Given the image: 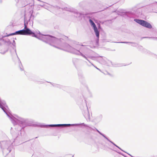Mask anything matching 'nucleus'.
<instances>
[{
	"label": "nucleus",
	"instance_id": "20e7f679",
	"mask_svg": "<svg viewBox=\"0 0 157 157\" xmlns=\"http://www.w3.org/2000/svg\"><path fill=\"white\" fill-rule=\"evenodd\" d=\"M80 125H82L85 126L89 127L87 125L84 124V123L75 124H59L48 125H40V127H41L48 128L49 127H55L56 126H77Z\"/></svg>",
	"mask_w": 157,
	"mask_h": 157
},
{
	"label": "nucleus",
	"instance_id": "7ed1b4c3",
	"mask_svg": "<svg viewBox=\"0 0 157 157\" xmlns=\"http://www.w3.org/2000/svg\"><path fill=\"white\" fill-rule=\"evenodd\" d=\"M12 144L10 140L3 141L0 142V146L3 155H6L11 151Z\"/></svg>",
	"mask_w": 157,
	"mask_h": 157
},
{
	"label": "nucleus",
	"instance_id": "5701e85b",
	"mask_svg": "<svg viewBox=\"0 0 157 157\" xmlns=\"http://www.w3.org/2000/svg\"><path fill=\"white\" fill-rule=\"evenodd\" d=\"M7 50H6V51L3 52H0V53H1V54H5L7 52Z\"/></svg>",
	"mask_w": 157,
	"mask_h": 157
},
{
	"label": "nucleus",
	"instance_id": "423d86ee",
	"mask_svg": "<svg viewBox=\"0 0 157 157\" xmlns=\"http://www.w3.org/2000/svg\"><path fill=\"white\" fill-rule=\"evenodd\" d=\"M134 21L148 29H151L152 26L151 24L145 20L135 19Z\"/></svg>",
	"mask_w": 157,
	"mask_h": 157
},
{
	"label": "nucleus",
	"instance_id": "6e6552de",
	"mask_svg": "<svg viewBox=\"0 0 157 157\" xmlns=\"http://www.w3.org/2000/svg\"><path fill=\"white\" fill-rule=\"evenodd\" d=\"M63 10L70 12H71L75 14V16L76 17H79L80 16L83 15V14L80 12H78L77 10L73 9H69L67 8H63Z\"/></svg>",
	"mask_w": 157,
	"mask_h": 157
},
{
	"label": "nucleus",
	"instance_id": "412c9836",
	"mask_svg": "<svg viewBox=\"0 0 157 157\" xmlns=\"http://www.w3.org/2000/svg\"><path fill=\"white\" fill-rule=\"evenodd\" d=\"M108 140L112 144H113L116 147L118 148V147H119L118 146H117V145H116L115 144H114L113 142L112 141H111L109 139H108V140Z\"/></svg>",
	"mask_w": 157,
	"mask_h": 157
},
{
	"label": "nucleus",
	"instance_id": "ddd939ff",
	"mask_svg": "<svg viewBox=\"0 0 157 157\" xmlns=\"http://www.w3.org/2000/svg\"><path fill=\"white\" fill-rule=\"evenodd\" d=\"M12 56H14V55H16V56L17 57L18 59H19V61L20 62V63H21V66H22V64H21V61H20V59L18 57V56H17V54L16 50H15L14 51L13 53V54H12ZM20 70L21 71H22L23 70V67L22 66V67H21L20 66Z\"/></svg>",
	"mask_w": 157,
	"mask_h": 157
},
{
	"label": "nucleus",
	"instance_id": "2eb2a0df",
	"mask_svg": "<svg viewBox=\"0 0 157 157\" xmlns=\"http://www.w3.org/2000/svg\"><path fill=\"white\" fill-rule=\"evenodd\" d=\"M95 130H96V131L101 135L103 137H104L105 139L106 140H108V138H107L104 134L101 133L96 128H95Z\"/></svg>",
	"mask_w": 157,
	"mask_h": 157
},
{
	"label": "nucleus",
	"instance_id": "dca6fc26",
	"mask_svg": "<svg viewBox=\"0 0 157 157\" xmlns=\"http://www.w3.org/2000/svg\"><path fill=\"white\" fill-rule=\"evenodd\" d=\"M4 42L7 43V44L10 45L11 44L10 41L9 39L7 38L6 39L4 40Z\"/></svg>",
	"mask_w": 157,
	"mask_h": 157
},
{
	"label": "nucleus",
	"instance_id": "cd10ccee",
	"mask_svg": "<svg viewBox=\"0 0 157 157\" xmlns=\"http://www.w3.org/2000/svg\"><path fill=\"white\" fill-rule=\"evenodd\" d=\"M119 154H121V155H123L122 154V153H121V152H119Z\"/></svg>",
	"mask_w": 157,
	"mask_h": 157
},
{
	"label": "nucleus",
	"instance_id": "39448f33",
	"mask_svg": "<svg viewBox=\"0 0 157 157\" xmlns=\"http://www.w3.org/2000/svg\"><path fill=\"white\" fill-rule=\"evenodd\" d=\"M23 35H32L33 37H34L36 38H37L41 40V37L44 35L42 34L39 31V34L41 35L39 37H37L35 33L33 32L29 29L28 28H24V29H22Z\"/></svg>",
	"mask_w": 157,
	"mask_h": 157
},
{
	"label": "nucleus",
	"instance_id": "f8f14e48",
	"mask_svg": "<svg viewBox=\"0 0 157 157\" xmlns=\"http://www.w3.org/2000/svg\"><path fill=\"white\" fill-rule=\"evenodd\" d=\"M102 118V115L100 114L94 120L95 121L98 122L101 121Z\"/></svg>",
	"mask_w": 157,
	"mask_h": 157
},
{
	"label": "nucleus",
	"instance_id": "9b49d317",
	"mask_svg": "<svg viewBox=\"0 0 157 157\" xmlns=\"http://www.w3.org/2000/svg\"><path fill=\"white\" fill-rule=\"evenodd\" d=\"M125 16L129 18H131L133 17L134 14L130 12H126L124 14Z\"/></svg>",
	"mask_w": 157,
	"mask_h": 157
},
{
	"label": "nucleus",
	"instance_id": "f3484780",
	"mask_svg": "<svg viewBox=\"0 0 157 157\" xmlns=\"http://www.w3.org/2000/svg\"><path fill=\"white\" fill-rule=\"evenodd\" d=\"M28 21H27L26 22V20L25 19V18L24 19V28H28L27 27V25L28 24Z\"/></svg>",
	"mask_w": 157,
	"mask_h": 157
},
{
	"label": "nucleus",
	"instance_id": "1a4fd4ad",
	"mask_svg": "<svg viewBox=\"0 0 157 157\" xmlns=\"http://www.w3.org/2000/svg\"><path fill=\"white\" fill-rule=\"evenodd\" d=\"M86 107L87 110H86L84 113L83 112V114L84 117L86 119V120H90V114L87 106Z\"/></svg>",
	"mask_w": 157,
	"mask_h": 157
},
{
	"label": "nucleus",
	"instance_id": "f257e3e1",
	"mask_svg": "<svg viewBox=\"0 0 157 157\" xmlns=\"http://www.w3.org/2000/svg\"><path fill=\"white\" fill-rule=\"evenodd\" d=\"M41 38V40L56 48H59L54 44H56L63 47H65L66 46V48L71 53L78 56H81L87 59L86 56L83 53H84V51L87 49V47L81 48L80 51L78 50L67 44L64 43V40L63 39H58L49 35H44Z\"/></svg>",
	"mask_w": 157,
	"mask_h": 157
},
{
	"label": "nucleus",
	"instance_id": "aec40b11",
	"mask_svg": "<svg viewBox=\"0 0 157 157\" xmlns=\"http://www.w3.org/2000/svg\"><path fill=\"white\" fill-rule=\"evenodd\" d=\"M144 38H148L149 39H152L153 40H157V37H144Z\"/></svg>",
	"mask_w": 157,
	"mask_h": 157
},
{
	"label": "nucleus",
	"instance_id": "a878e982",
	"mask_svg": "<svg viewBox=\"0 0 157 157\" xmlns=\"http://www.w3.org/2000/svg\"><path fill=\"white\" fill-rule=\"evenodd\" d=\"M79 45H81V46H85V45H83L82 44H79Z\"/></svg>",
	"mask_w": 157,
	"mask_h": 157
},
{
	"label": "nucleus",
	"instance_id": "b1692460",
	"mask_svg": "<svg viewBox=\"0 0 157 157\" xmlns=\"http://www.w3.org/2000/svg\"><path fill=\"white\" fill-rule=\"evenodd\" d=\"M89 128H90V130H94L95 129V128H90V127H89Z\"/></svg>",
	"mask_w": 157,
	"mask_h": 157
},
{
	"label": "nucleus",
	"instance_id": "0eeeda50",
	"mask_svg": "<svg viewBox=\"0 0 157 157\" xmlns=\"http://www.w3.org/2000/svg\"><path fill=\"white\" fill-rule=\"evenodd\" d=\"M89 21L90 23L91 26L93 27L94 32L95 33V35L97 37V40H96V42L98 43L99 41V32L98 30V29L96 27V26L94 22L91 19L89 20Z\"/></svg>",
	"mask_w": 157,
	"mask_h": 157
},
{
	"label": "nucleus",
	"instance_id": "2f4dec72",
	"mask_svg": "<svg viewBox=\"0 0 157 157\" xmlns=\"http://www.w3.org/2000/svg\"><path fill=\"white\" fill-rule=\"evenodd\" d=\"M118 148L119 149H121V148H120L119 147H118Z\"/></svg>",
	"mask_w": 157,
	"mask_h": 157
},
{
	"label": "nucleus",
	"instance_id": "4468645a",
	"mask_svg": "<svg viewBox=\"0 0 157 157\" xmlns=\"http://www.w3.org/2000/svg\"><path fill=\"white\" fill-rule=\"evenodd\" d=\"M54 87L59 88H62L63 87V86L57 84H54V83H52L51 82H49Z\"/></svg>",
	"mask_w": 157,
	"mask_h": 157
},
{
	"label": "nucleus",
	"instance_id": "c85d7f7f",
	"mask_svg": "<svg viewBox=\"0 0 157 157\" xmlns=\"http://www.w3.org/2000/svg\"><path fill=\"white\" fill-rule=\"evenodd\" d=\"M0 3H2V0H0Z\"/></svg>",
	"mask_w": 157,
	"mask_h": 157
},
{
	"label": "nucleus",
	"instance_id": "c756f323",
	"mask_svg": "<svg viewBox=\"0 0 157 157\" xmlns=\"http://www.w3.org/2000/svg\"><path fill=\"white\" fill-rule=\"evenodd\" d=\"M60 8L59 7H57V9H60Z\"/></svg>",
	"mask_w": 157,
	"mask_h": 157
},
{
	"label": "nucleus",
	"instance_id": "4be33fe9",
	"mask_svg": "<svg viewBox=\"0 0 157 157\" xmlns=\"http://www.w3.org/2000/svg\"><path fill=\"white\" fill-rule=\"evenodd\" d=\"M119 43H125V44H127V43H132V42H118Z\"/></svg>",
	"mask_w": 157,
	"mask_h": 157
},
{
	"label": "nucleus",
	"instance_id": "6ab92c4d",
	"mask_svg": "<svg viewBox=\"0 0 157 157\" xmlns=\"http://www.w3.org/2000/svg\"><path fill=\"white\" fill-rule=\"evenodd\" d=\"M6 36L7 35L4 36H3L2 38H0V45L1 44L2 42H4V39H3V38H4L5 37L7 36Z\"/></svg>",
	"mask_w": 157,
	"mask_h": 157
},
{
	"label": "nucleus",
	"instance_id": "393cba45",
	"mask_svg": "<svg viewBox=\"0 0 157 157\" xmlns=\"http://www.w3.org/2000/svg\"><path fill=\"white\" fill-rule=\"evenodd\" d=\"M15 44V40H13V45H14V44Z\"/></svg>",
	"mask_w": 157,
	"mask_h": 157
},
{
	"label": "nucleus",
	"instance_id": "a211bd4d",
	"mask_svg": "<svg viewBox=\"0 0 157 157\" xmlns=\"http://www.w3.org/2000/svg\"><path fill=\"white\" fill-rule=\"evenodd\" d=\"M84 55V54H83ZM84 55L86 56V57L87 58V59H86L90 63H91V65H92L93 66H94V67H95L98 70L100 71V69L99 68H97V67H95L93 63H91L90 61L87 59V57H86V56L87 55L86 54H84Z\"/></svg>",
	"mask_w": 157,
	"mask_h": 157
},
{
	"label": "nucleus",
	"instance_id": "f03ea898",
	"mask_svg": "<svg viewBox=\"0 0 157 157\" xmlns=\"http://www.w3.org/2000/svg\"><path fill=\"white\" fill-rule=\"evenodd\" d=\"M0 107L7 115L11 119L12 122L14 125H18L20 126L19 128L17 129L18 131L27 126H30L33 122L32 120L28 118H24L17 116L16 117H13L8 111V107L5 101L0 99Z\"/></svg>",
	"mask_w": 157,
	"mask_h": 157
},
{
	"label": "nucleus",
	"instance_id": "9d476101",
	"mask_svg": "<svg viewBox=\"0 0 157 157\" xmlns=\"http://www.w3.org/2000/svg\"><path fill=\"white\" fill-rule=\"evenodd\" d=\"M15 35H23L22 29L16 31L14 33H10L9 35H7L6 36H12Z\"/></svg>",
	"mask_w": 157,
	"mask_h": 157
},
{
	"label": "nucleus",
	"instance_id": "72a5a7b5",
	"mask_svg": "<svg viewBox=\"0 0 157 157\" xmlns=\"http://www.w3.org/2000/svg\"><path fill=\"white\" fill-rule=\"evenodd\" d=\"M156 58H157V57H156Z\"/></svg>",
	"mask_w": 157,
	"mask_h": 157
},
{
	"label": "nucleus",
	"instance_id": "473e14b6",
	"mask_svg": "<svg viewBox=\"0 0 157 157\" xmlns=\"http://www.w3.org/2000/svg\"><path fill=\"white\" fill-rule=\"evenodd\" d=\"M81 3H79V5H80V4Z\"/></svg>",
	"mask_w": 157,
	"mask_h": 157
},
{
	"label": "nucleus",
	"instance_id": "bb28decb",
	"mask_svg": "<svg viewBox=\"0 0 157 157\" xmlns=\"http://www.w3.org/2000/svg\"><path fill=\"white\" fill-rule=\"evenodd\" d=\"M120 150H121V151H124V152H125L124 151H123L122 149L121 148V149H120Z\"/></svg>",
	"mask_w": 157,
	"mask_h": 157
},
{
	"label": "nucleus",
	"instance_id": "7c9ffc66",
	"mask_svg": "<svg viewBox=\"0 0 157 157\" xmlns=\"http://www.w3.org/2000/svg\"><path fill=\"white\" fill-rule=\"evenodd\" d=\"M140 49L141 48H142V47L141 46H140Z\"/></svg>",
	"mask_w": 157,
	"mask_h": 157
}]
</instances>
